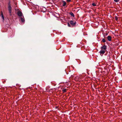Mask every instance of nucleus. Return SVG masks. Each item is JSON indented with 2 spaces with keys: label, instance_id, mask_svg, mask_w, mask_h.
<instances>
[{
  "label": "nucleus",
  "instance_id": "nucleus-1",
  "mask_svg": "<svg viewBox=\"0 0 122 122\" xmlns=\"http://www.w3.org/2000/svg\"><path fill=\"white\" fill-rule=\"evenodd\" d=\"M10 3V2H9V3L8 4V10H9V12L10 13V11H11V5Z\"/></svg>",
  "mask_w": 122,
  "mask_h": 122
},
{
  "label": "nucleus",
  "instance_id": "nucleus-2",
  "mask_svg": "<svg viewBox=\"0 0 122 122\" xmlns=\"http://www.w3.org/2000/svg\"><path fill=\"white\" fill-rule=\"evenodd\" d=\"M101 50L107 51V46H106L104 45L101 47Z\"/></svg>",
  "mask_w": 122,
  "mask_h": 122
},
{
  "label": "nucleus",
  "instance_id": "nucleus-3",
  "mask_svg": "<svg viewBox=\"0 0 122 122\" xmlns=\"http://www.w3.org/2000/svg\"><path fill=\"white\" fill-rule=\"evenodd\" d=\"M70 23L72 26H74L76 25V22H74L72 20H71L70 21Z\"/></svg>",
  "mask_w": 122,
  "mask_h": 122
},
{
  "label": "nucleus",
  "instance_id": "nucleus-4",
  "mask_svg": "<svg viewBox=\"0 0 122 122\" xmlns=\"http://www.w3.org/2000/svg\"><path fill=\"white\" fill-rule=\"evenodd\" d=\"M106 51H104V50H101V51L99 52V53L101 55V54L103 55L104 54Z\"/></svg>",
  "mask_w": 122,
  "mask_h": 122
},
{
  "label": "nucleus",
  "instance_id": "nucleus-5",
  "mask_svg": "<svg viewBox=\"0 0 122 122\" xmlns=\"http://www.w3.org/2000/svg\"><path fill=\"white\" fill-rule=\"evenodd\" d=\"M17 14L19 16H21L22 15V13L20 11H18L17 12Z\"/></svg>",
  "mask_w": 122,
  "mask_h": 122
},
{
  "label": "nucleus",
  "instance_id": "nucleus-6",
  "mask_svg": "<svg viewBox=\"0 0 122 122\" xmlns=\"http://www.w3.org/2000/svg\"><path fill=\"white\" fill-rule=\"evenodd\" d=\"M107 39L108 41H111L112 40V37L110 36H108L107 37Z\"/></svg>",
  "mask_w": 122,
  "mask_h": 122
},
{
  "label": "nucleus",
  "instance_id": "nucleus-7",
  "mask_svg": "<svg viewBox=\"0 0 122 122\" xmlns=\"http://www.w3.org/2000/svg\"><path fill=\"white\" fill-rule=\"evenodd\" d=\"M62 2L63 3V6H65L66 5V2L65 1H63V0L62 1Z\"/></svg>",
  "mask_w": 122,
  "mask_h": 122
},
{
  "label": "nucleus",
  "instance_id": "nucleus-8",
  "mask_svg": "<svg viewBox=\"0 0 122 122\" xmlns=\"http://www.w3.org/2000/svg\"><path fill=\"white\" fill-rule=\"evenodd\" d=\"M70 14L73 17H74V14H73V13L72 12H71L70 13Z\"/></svg>",
  "mask_w": 122,
  "mask_h": 122
},
{
  "label": "nucleus",
  "instance_id": "nucleus-9",
  "mask_svg": "<svg viewBox=\"0 0 122 122\" xmlns=\"http://www.w3.org/2000/svg\"><path fill=\"white\" fill-rule=\"evenodd\" d=\"M1 16L2 18L3 19V20H4V16L3 15V13L2 11L1 13Z\"/></svg>",
  "mask_w": 122,
  "mask_h": 122
},
{
  "label": "nucleus",
  "instance_id": "nucleus-10",
  "mask_svg": "<svg viewBox=\"0 0 122 122\" xmlns=\"http://www.w3.org/2000/svg\"><path fill=\"white\" fill-rule=\"evenodd\" d=\"M106 41L105 40V39L104 38H103L102 39V41H101V42L102 43V42H106Z\"/></svg>",
  "mask_w": 122,
  "mask_h": 122
},
{
  "label": "nucleus",
  "instance_id": "nucleus-11",
  "mask_svg": "<svg viewBox=\"0 0 122 122\" xmlns=\"http://www.w3.org/2000/svg\"><path fill=\"white\" fill-rule=\"evenodd\" d=\"M20 19L22 22H24L25 20L23 18H22V17H21Z\"/></svg>",
  "mask_w": 122,
  "mask_h": 122
},
{
  "label": "nucleus",
  "instance_id": "nucleus-12",
  "mask_svg": "<svg viewBox=\"0 0 122 122\" xmlns=\"http://www.w3.org/2000/svg\"><path fill=\"white\" fill-rule=\"evenodd\" d=\"M66 89H63L62 90V91L63 92H66Z\"/></svg>",
  "mask_w": 122,
  "mask_h": 122
},
{
  "label": "nucleus",
  "instance_id": "nucleus-13",
  "mask_svg": "<svg viewBox=\"0 0 122 122\" xmlns=\"http://www.w3.org/2000/svg\"><path fill=\"white\" fill-rule=\"evenodd\" d=\"M115 18L116 20H118V18L117 17V16H115Z\"/></svg>",
  "mask_w": 122,
  "mask_h": 122
},
{
  "label": "nucleus",
  "instance_id": "nucleus-14",
  "mask_svg": "<svg viewBox=\"0 0 122 122\" xmlns=\"http://www.w3.org/2000/svg\"><path fill=\"white\" fill-rule=\"evenodd\" d=\"M92 5H93V6H95L96 5L95 4V3H93L92 4Z\"/></svg>",
  "mask_w": 122,
  "mask_h": 122
},
{
  "label": "nucleus",
  "instance_id": "nucleus-15",
  "mask_svg": "<svg viewBox=\"0 0 122 122\" xmlns=\"http://www.w3.org/2000/svg\"><path fill=\"white\" fill-rule=\"evenodd\" d=\"M115 2H117L119 1V0H114Z\"/></svg>",
  "mask_w": 122,
  "mask_h": 122
},
{
  "label": "nucleus",
  "instance_id": "nucleus-16",
  "mask_svg": "<svg viewBox=\"0 0 122 122\" xmlns=\"http://www.w3.org/2000/svg\"><path fill=\"white\" fill-rule=\"evenodd\" d=\"M11 11H10V13L9 12V15L10 16H12V14H11Z\"/></svg>",
  "mask_w": 122,
  "mask_h": 122
},
{
  "label": "nucleus",
  "instance_id": "nucleus-17",
  "mask_svg": "<svg viewBox=\"0 0 122 122\" xmlns=\"http://www.w3.org/2000/svg\"><path fill=\"white\" fill-rule=\"evenodd\" d=\"M68 26H69V27H71L70 25V24H69V23H68Z\"/></svg>",
  "mask_w": 122,
  "mask_h": 122
},
{
  "label": "nucleus",
  "instance_id": "nucleus-18",
  "mask_svg": "<svg viewBox=\"0 0 122 122\" xmlns=\"http://www.w3.org/2000/svg\"><path fill=\"white\" fill-rule=\"evenodd\" d=\"M71 1V0H66V1L67 2H69Z\"/></svg>",
  "mask_w": 122,
  "mask_h": 122
},
{
  "label": "nucleus",
  "instance_id": "nucleus-19",
  "mask_svg": "<svg viewBox=\"0 0 122 122\" xmlns=\"http://www.w3.org/2000/svg\"><path fill=\"white\" fill-rule=\"evenodd\" d=\"M107 57H108V58L109 59H110V56L109 55L108 56H107Z\"/></svg>",
  "mask_w": 122,
  "mask_h": 122
}]
</instances>
